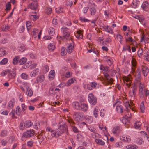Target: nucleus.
Returning <instances> with one entry per match:
<instances>
[{
	"label": "nucleus",
	"instance_id": "48",
	"mask_svg": "<svg viewBox=\"0 0 149 149\" xmlns=\"http://www.w3.org/2000/svg\"><path fill=\"white\" fill-rule=\"evenodd\" d=\"M124 103L125 104V106L127 108V109H128V108L129 107L130 109H132L131 108V106L129 104V103L128 101H124Z\"/></svg>",
	"mask_w": 149,
	"mask_h": 149
},
{
	"label": "nucleus",
	"instance_id": "37",
	"mask_svg": "<svg viewBox=\"0 0 149 149\" xmlns=\"http://www.w3.org/2000/svg\"><path fill=\"white\" fill-rule=\"evenodd\" d=\"M125 111L124 115L125 116L126 118H131L132 116L131 113L128 110H125Z\"/></svg>",
	"mask_w": 149,
	"mask_h": 149
},
{
	"label": "nucleus",
	"instance_id": "36",
	"mask_svg": "<svg viewBox=\"0 0 149 149\" xmlns=\"http://www.w3.org/2000/svg\"><path fill=\"white\" fill-rule=\"evenodd\" d=\"M37 138L38 139V143L40 144L43 141V137L40 135H39L37 136Z\"/></svg>",
	"mask_w": 149,
	"mask_h": 149
},
{
	"label": "nucleus",
	"instance_id": "8",
	"mask_svg": "<svg viewBox=\"0 0 149 149\" xmlns=\"http://www.w3.org/2000/svg\"><path fill=\"white\" fill-rule=\"evenodd\" d=\"M70 40H71L72 42L69 43L67 47V52H68V53L69 54L71 53L74 47V42L73 40L72 39H70Z\"/></svg>",
	"mask_w": 149,
	"mask_h": 149
},
{
	"label": "nucleus",
	"instance_id": "51",
	"mask_svg": "<svg viewBox=\"0 0 149 149\" xmlns=\"http://www.w3.org/2000/svg\"><path fill=\"white\" fill-rule=\"evenodd\" d=\"M127 50L129 52H131L130 47V46L126 45L123 47V51H126Z\"/></svg>",
	"mask_w": 149,
	"mask_h": 149
},
{
	"label": "nucleus",
	"instance_id": "30",
	"mask_svg": "<svg viewBox=\"0 0 149 149\" xmlns=\"http://www.w3.org/2000/svg\"><path fill=\"white\" fill-rule=\"evenodd\" d=\"M140 109L141 112L142 113H144L145 109V107L144 106V101H142L141 102L140 107Z\"/></svg>",
	"mask_w": 149,
	"mask_h": 149
},
{
	"label": "nucleus",
	"instance_id": "42",
	"mask_svg": "<svg viewBox=\"0 0 149 149\" xmlns=\"http://www.w3.org/2000/svg\"><path fill=\"white\" fill-rule=\"evenodd\" d=\"M136 143L139 144H143L144 143L143 139L141 138H139L137 139Z\"/></svg>",
	"mask_w": 149,
	"mask_h": 149
},
{
	"label": "nucleus",
	"instance_id": "16",
	"mask_svg": "<svg viewBox=\"0 0 149 149\" xmlns=\"http://www.w3.org/2000/svg\"><path fill=\"white\" fill-rule=\"evenodd\" d=\"M124 83L125 85H126L128 87H129L131 85L130 79L126 77L124 79Z\"/></svg>",
	"mask_w": 149,
	"mask_h": 149
},
{
	"label": "nucleus",
	"instance_id": "18",
	"mask_svg": "<svg viewBox=\"0 0 149 149\" xmlns=\"http://www.w3.org/2000/svg\"><path fill=\"white\" fill-rule=\"evenodd\" d=\"M132 91H130V93L132 97H134L136 94V91L137 89V87L134 85H133L131 87Z\"/></svg>",
	"mask_w": 149,
	"mask_h": 149
},
{
	"label": "nucleus",
	"instance_id": "25",
	"mask_svg": "<svg viewBox=\"0 0 149 149\" xmlns=\"http://www.w3.org/2000/svg\"><path fill=\"white\" fill-rule=\"evenodd\" d=\"M46 131L49 133H50L52 137H54V130H53L50 127H48L46 128Z\"/></svg>",
	"mask_w": 149,
	"mask_h": 149
},
{
	"label": "nucleus",
	"instance_id": "17",
	"mask_svg": "<svg viewBox=\"0 0 149 149\" xmlns=\"http://www.w3.org/2000/svg\"><path fill=\"white\" fill-rule=\"evenodd\" d=\"M54 137H58L63 134V132L61 131L58 128L54 130Z\"/></svg>",
	"mask_w": 149,
	"mask_h": 149
},
{
	"label": "nucleus",
	"instance_id": "44",
	"mask_svg": "<svg viewBox=\"0 0 149 149\" xmlns=\"http://www.w3.org/2000/svg\"><path fill=\"white\" fill-rule=\"evenodd\" d=\"M39 30L37 29H34L32 32L34 38L37 37V35L38 33Z\"/></svg>",
	"mask_w": 149,
	"mask_h": 149
},
{
	"label": "nucleus",
	"instance_id": "62",
	"mask_svg": "<svg viewBox=\"0 0 149 149\" xmlns=\"http://www.w3.org/2000/svg\"><path fill=\"white\" fill-rule=\"evenodd\" d=\"M104 75L105 78L107 81L109 80L111 78L110 76L107 73L104 72Z\"/></svg>",
	"mask_w": 149,
	"mask_h": 149
},
{
	"label": "nucleus",
	"instance_id": "39",
	"mask_svg": "<svg viewBox=\"0 0 149 149\" xmlns=\"http://www.w3.org/2000/svg\"><path fill=\"white\" fill-rule=\"evenodd\" d=\"M141 125V123L140 121H136L134 124V127L136 129H139Z\"/></svg>",
	"mask_w": 149,
	"mask_h": 149
},
{
	"label": "nucleus",
	"instance_id": "23",
	"mask_svg": "<svg viewBox=\"0 0 149 149\" xmlns=\"http://www.w3.org/2000/svg\"><path fill=\"white\" fill-rule=\"evenodd\" d=\"M33 123L29 120L26 121L24 123V126L26 128H29L33 125Z\"/></svg>",
	"mask_w": 149,
	"mask_h": 149
},
{
	"label": "nucleus",
	"instance_id": "35",
	"mask_svg": "<svg viewBox=\"0 0 149 149\" xmlns=\"http://www.w3.org/2000/svg\"><path fill=\"white\" fill-rule=\"evenodd\" d=\"M27 59L26 58H22L19 60V63L20 65H23L26 63L27 61Z\"/></svg>",
	"mask_w": 149,
	"mask_h": 149
},
{
	"label": "nucleus",
	"instance_id": "20",
	"mask_svg": "<svg viewBox=\"0 0 149 149\" xmlns=\"http://www.w3.org/2000/svg\"><path fill=\"white\" fill-rule=\"evenodd\" d=\"M141 7L144 10L147 11L149 8V4L148 3L147 1H145L143 2L141 6Z\"/></svg>",
	"mask_w": 149,
	"mask_h": 149
},
{
	"label": "nucleus",
	"instance_id": "5",
	"mask_svg": "<svg viewBox=\"0 0 149 149\" xmlns=\"http://www.w3.org/2000/svg\"><path fill=\"white\" fill-rule=\"evenodd\" d=\"M83 117V114L80 112H75L73 115L74 119L77 122L82 120Z\"/></svg>",
	"mask_w": 149,
	"mask_h": 149
},
{
	"label": "nucleus",
	"instance_id": "31",
	"mask_svg": "<svg viewBox=\"0 0 149 149\" xmlns=\"http://www.w3.org/2000/svg\"><path fill=\"white\" fill-rule=\"evenodd\" d=\"M19 57L18 56H15L13 59V63L14 65H16L19 63Z\"/></svg>",
	"mask_w": 149,
	"mask_h": 149
},
{
	"label": "nucleus",
	"instance_id": "14",
	"mask_svg": "<svg viewBox=\"0 0 149 149\" xmlns=\"http://www.w3.org/2000/svg\"><path fill=\"white\" fill-rule=\"evenodd\" d=\"M121 130V127L119 126L115 127L112 130V132L114 134H119Z\"/></svg>",
	"mask_w": 149,
	"mask_h": 149
},
{
	"label": "nucleus",
	"instance_id": "11",
	"mask_svg": "<svg viewBox=\"0 0 149 149\" xmlns=\"http://www.w3.org/2000/svg\"><path fill=\"white\" fill-rule=\"evenodd\" d=\"M97 85V84L95 82L90 83L87 84V88L89 90H92L96 88Z\"/></svg>",
	"mask_w": 149,
	"mask_h": 149
},
{
	"label": "nucleus",
	"instance_id": "56",
	"mask_svg": "<svg viewBox=\"0 0 149 149\" xmlns=\"http://www.w3.org/2000/svg\"><path fill=\"white\" fill-rule=\"evenodd\" d=\"M25 47L23 45H21L19 48V50L21 52H23L25 50Z\"/></svg>",
	"mask_w": 149,
	"mask_h": 149
},
{
	"label": "nucleus",
	"instance_id": "47",
	"mask_svg": "<svg viewBox=\"0 0 149 149\" xmlns=\"http://www.w3.org/2000/svg\"><path fill=\"white\" fill-rule=\"evenodd\" d=\"M8 60L7 58H4L0 62V64L1 65L6 64L8 62Z\"/></svg>",
	"mask_w": 149,
	"mask_h": 149
},
{
	"label": "nucleus",
	"instance_id": "54",
	"mask_svg": "<svg viewBox=\"0 0 149 149\" xmlns=\"http://www.w3.org/2000/svg\"><path fill=\"white\" fill-rule=\"evenodd\" d=\"M52 10L51 8L49 7L45 9L46 13L48 15L51 14Z\"/></svg>",
	"mask_w": 149,
	"mask_h": 149
},
{
	"label": "nucleus",
	"instance_id": "28",
	"mask_svg": "<svg viewBox=\"0 0 149 149\" xmlns=\"http://www.w3.org/2000/svg\"><path fill=\"white\" fill-rule=\"evenodd\" d=\"M26 88H27L26 93L27 96L29 97L31 96L33 94L32 90L29 87H26Z\"/></svg>",
	"mask_w": 149,
	"mask_h": 149
},
{
	"label": "nucleus",
	"instance_id": "63",
	"mask_svg": "<svg viewBox=\"0 0 149 149\" xmlns=\"http://www.w3.org/2000/svg\"><path fill=\"white\" fill-rule=\"evenodd\" d=\"M73 4L72 1H70V0H67L66 1V4L67 6H69L70 7L72 6Z\"/></svg>",
	"mask_w": 149,
	"mask_h": 149
},
{
	"label": "nucleus",
	"instance_id": "57",
	"mask_svg": "<svg viewBox=\"0 0 149 149\" xmlns=\"http://www.w3.org/2000/svg\"><path fill=\"white\" fill-rule=\"evenodd\" d=\"M144 89H139V94L140 97H142L144 94V91H143Z\"/></svg>",
	"mask_w": 149,
	"mask_h": 149
},
{
	"label": "nucleus",
	"instance_id": "40",
	"mask_svg": "<svg viewBox=\"0 0 149 149\" xmlns=\"http://www.w3.org/2000/svg\"><path fill=\"white\" fill-rule=\"evenodd\" d=\"M109 67L107 66H104L102 65H101L100 69L101 70L104 71L106 73L108 72Z\"/></svg>",
	"mask_w": 149,
	"mask_h": 149
},
{
	"label": "nucleus",
	"instance_id": "41",
	"mask_svg": "<svg viewBox=\"0 0 149 149\" xmlns=\"http://www.w3.org/2000/svg\"><path fill=\"white\" fill-rule=\"evenodd\" d=\"M15 113L18 116L20 115L21 113V110L20 106H18L17 107Z\"/></svg>",
	"mask_w": 149,
	"mask_h": 149
},
{
	"label": "nucleus",
	"instance_id": "19",
	"mask_svg": "<svg viewBox=\"0 0 149 149\" xmlns=\"http://www.w3.org/2000/svg\"><path fill=\"white\" fill-rule=\"evenodd\" d=\"M104 30L106 32L112 34L113 33V30L111 29L110 27L108 26H104L103 27Z\"/></svg>",
	"mask_w": 149,
	"mask_h": 149
},
{
	"label": "nucleus",
	"instance_id": "6",
	"mask_svg": "<svg viewBox=\"0 0 149 149\" xmlns=\"http://www.w3.org/2000/svg\"><path fill=\"white\" fill-rule=\"evenodd\" d=\"M121 104H122L120 102H118L114 105L113 106L114 107L115 106H116L117 111L120 113H123V107Z\"/></svg>",
	"mask_w": 149,
	"mask_h": 149
},
{
	"label": "nucleus",
	"instance_id": "34",
	"mask_svg": "<svg viewBox=\"0 0 149 149\" xmlns=\"http://www.w3.org/2000/svg\"><path fill=\"white\" fill-rule=\"evenodd\" d=\"M55 73L54 70H51L50 72V74L49 76V78H51L53 79L55 77Z\"/></svg>",
	"mask_w": 149,
	"mask_h": 149
},
{
	"label": "nucleus",
	"instance_id": "45",
	"mask_svg": "<svg viewBox=\"0 0 149 149\" xmlns=\"http://www.w3.org/2000/svg\"><path fill=\"white\" fill-rule=\"evenodd\" d=\"M116 38L119 40L120 43L121 44L122 41H123V36L120 34H118L116 35Z\"/></svg>",
	"mask_w": 149,
	"mask_h": 149
},
{
	"label": "nucleus",
	"instance_id": "13",
	"mask_svg": "<svg viewBox=\"0 0 149 149\" xmlns=\"http://www.w3.org/2000/svg\"><path fill=\"white\" fill-rule=\"evenodd\" d=\"M135 77V79L139 81L141 79V71L138 69L137 71L133 74Z\"/></svg>",
	"mask_w": 149,
	"mask_h": 149
},
{
	"label": "nucleus",
	"instance_id": "12",
	"mask_svg": "<svg viewBox=\"0 0 149 149\" xmlns=\"http://www.w3.org/2000/svg\"><path fill=\"white\" fill-rule=\"evenodd\" d=\"M88 108V105L85 103H81L80 105V110H81L84 112L87 111Z\"/></svg>",
	"mask_w": 149,
	"mask_h": 149
},
{
	"label": "nucleus",
	"instance_id": "60",
	"mask_svg": "<svg viewBox=\"0 0 149 149\" xmlns=\"http://www.w3.org/2000/svg\"><path fill=\"white\" fill-rule=\"evenodd\" d=\"M86 122L88 123H91L92 122V119L90 117H88L86 118Z\"/></svg>",
	"mask_w": 149,
	"mask_h": 149
},
{
	"label": "nucleus",
	"instance_id": "4",
	"mask_svg": "<svg viewBox=\"0 0 149 149\" xmlns=\"http://www.w3.org/2000/svg\"><path fill=\"white\" fill-rule=\"evenodd\" d=\"M108 139L107 136H105L104 138L102 139H96L95 142L96 143L99 145L104 146L105 145L106 142H107Z\"/></svg>",
	"mask_w": 149,
	"mask_h": 149
},
{
	"label": "nucleus",
	"instance_id": "32",
	"mask_svg": "<svg viewBox=\"0 0 149 149\" xmlns=\"http://www.w3.org/2000/svg\"><path fill=\"white\" fill-rule=\"evenodd\" d=\"M55 31L54 29L52 27H51L49 30V33L50 36H52L55 33Z\"/></svg>",
	"mask_w": 149,
	"mask_h": 149
},
{
	"label": "nucleus",
	"instance_id": "61",
	"mask_svg": "<svg viewBox=\"0 0 149 149\" xmlns=\"http://www.w3.org/2000/svg\"><path fill=\"white\" fill-rule=\"evenodd\" d=\"M11 8V4L10 2L8 3L6 5V10L7 11H9Z\"/></svg>",
	"mask_w": 149,
	"mask_h": 149
},
{
	"label": "nucleus",
	"instance_id": "26",
	"mask_svg": "<svg viewBox=\"0 0 149 149\" xmlns=\"http://www.w3.org/2000/svg\"><path fill=\"white\" fill-rule=\"evenodd\" d=\"M121 139L125 142H129L131 141V139L129 136H122Z\"/></svg>",
	"mask_w": 149,
	"mask_h": 149
},
{
	"label": "nucleus",
	"instance_id": "2",
	"mask_svg": "<svg viewBox=\"0 0 149 149\" xmlns=\"http://www.w3.org/2000/svg\"><path fill=\"white\" fill-rule=\"evenodd\" d=\"M88 98L89 103L91 104L95 105L97 103V99L93 93H91L89 94Z\"/></svg>",
	"mask_w": 149,
	"mask_h": 149
},
{
	"label": "nucleus",
	"instance_id": "10",
	"mask_svg": "<svg viewBox=\"0 0 149 149\" xmlns=\"http://www.w3.org/2000/svg\"><path fill=\"white\" fill-rule=\"evenodd\" d=\"M38 8L37 3L34 2L29 4L28 6V8H29L33 10H36Z\"/></svg>",
	"mask_w": 149,
	"mask_h": 149
},
{
	"label": "nucleus",
	"instance_id": "49",
	"mask_svg": "<svg viewBox=\"0 0 149 149\" xmlns=\"http://www.w3.org/2000/svg\"><path fill=\"white\" fill-rule=\"evenodd\" d=\"M66 48L64 47H63L61 48V54L62 56H64L66 54L67 52H66Z\"/></svg>",
	"mask_w": 149,
	"mask_h": 149
},
{
	"label": "nucleus",
	"instance_id": "52",
	"mask_svg": "<svg viewBox=\"0 0 149 149\" xmlns=\"http://www.w3.org/2000/svg\"><path fill=\"white\" fill-rule=\"evenodd\" d=\"M91 135L92 137L94 138H97L99 137L100 136L99 134L96 132L93 133L91 134Z\"/></svg>",
	"mask_w": 149,
	"mask_h": 149
},
{
	"label": "nucleus",
	"instance_id": "58",
	"mask_svg": "<svg viewBox=\"0 0 149 149\" xmlns=\"http://www.w3.org/2000/svg\"><path fill=\"white\" fill-rule=\"evenodd\" d=\"M88 128L90 131L93 132V133L96 132V129L94 127H88Z\"/></svg>",
	"mask_w": 149,
	"mask_h": 149
},
{
	"label": "nucleus",
	"instance_id": "27",
	"mask_svg": "<svg viewBox=\"0 0 149 149\" xmlns=\"http://www.w3.org/2000/svg\"><path fill=\"white\" fill-rule=\"evenodd\" d=\"M44 79V76L43 75H41L37 78L36 80L38 83L39 82L41 83L42 82Z\"/></svg>",
	"mask_w": 149,
	"mask_h": 149
},
{
	"label": "nucleus",
	"instance_id": "43",
	"mask_svg": "<svg viewBox=\"0 0 149 149\" xmlns=\"http://www.w3.org/2000/svg\"><path fill=\"white\" fill-rule=\"evenodd\" d=\"M10 28V26L8 25H7L5 26H3L2 27V30L3 31H6L7 30H9Z\"/></svg>",
	"mask_w": 149,
	"mask_h": 149
},
{
	"label": "nucleus",
	"instance_id": "33",
	"mask_svg": "<svg viewBox=\"0 0 149 149\" xmlns=\"http://www.w3.org/2000/svg\"><path fill=\"white\" fill-rule=\"evenodd\" d=\"M99 109L98 107H95L93 110V115L95 118L98 117V112L99 111Z\"/></svg>",
	"mask_w": 149,
	"mask_h": 149
},
{
	"label": "nucleus",
	"instance_id": "21",
	"mask_svg": "<svg viewBox=\"0 0 149 149\" xmlns=\"http://www.w3.org/2000/svg\"><path fill=\"white\" fill-rule=\"evenodd\" d=\"M73 106L75 109L80 110L81 104L77 102H75L73 103Z\"/></svg>",
	"mask_w": 149,
	"mask_h": 149
},
{
	"label": "nucleus",
	"instance_id": "1",
	"mask_svg": "<svg viewBox=\"0 0 149 149\" xmlns=\"http://www.w3.org/2000/svg\"><path fill=\"white\" fill-rule=\"evenodd\" d=\"M68 30V28L65 27H63L61 29V31L63 33V40L65 39L70 40V39H72L70 36V33Z\"/></svg>",
	"mask_w": 149,
	"mask_h": 149
},
{
	"label": "nucleus",
	"instance_id": "59",
	"mask_svg": "<svg viewBox=\"0 0 149 149\" xmlns=\"http://www.w3.org/2000/svg\"><path fill=\"white\" fill-rule=\"evenodd\" d=\"M91 14L92 15H94L96 13V9L94 8H91Z\"/></svg>",
	"mask_w": 149,
	"mask_h": 149
},
{
	"label": "nucleus",
	"instance_id": "64",
	"mask_svg": "<svg viewBox=\"0 0 149 149\" xmlns=\"http://www.w3.org/2000/svg\"><path fill=\"white\" fill-rule=\"evenodd\" d=\"M1 136L2 137L5 136L7 134V132L6 131L3 130L2 131L1 133Z\"/></svg>",
	"mask_w": 149,
	"mask_h": 149
},
{
	"label": "nucleus",
	"instance_id": "38",
	"mask_svg": "<svg viewBox=\"0 0 149 149\" xmlns=\"http://www.w3.org/2000/svg\"><path fill=\"white\" fill-rule=\"evenodd\" d=\"M126 148L127 149H136L137 148V146L135 145H129L126 146Z\"/></svg>",
	"mask_w": 149,
	"mask_h": 149
},
{
	"label": "nucleus",
	"instance_id": "46",
	"mask_svg": "<svg viewBox=\"0 0 149 149\" xmlns=\"http://www.w3.org/2000/svg\"><path fill=\"white\" fill-rule=\"evenodd\" d=\"M56 10L57 13H62L64 12L63 8L60 7H58L56 9Z\"/></svg>",
	"mask_w": 149,
	"mask_h": 149
},
{
	"label": "nucleus",
	"instance_id": "50",
	"mask_svg": "<svg viewBox=\"0 0 149 149\" xmlns=\"http://www.w3.org/2000/svg\"><path fill=\"white\" fill-rule=\"evenodd\" d=\"M6 51L0 47V56H2L5 54Z\"/></svg>",
	"mask_w": 149,
	"mask_h": 149
},
{
	"label": "nucleus",
	"instance_id": "29",
	"mask_svg": "<svg viewBox=\"0 0 149 149\" xmlns=\"http://www.w3.org/2000/svg\"><path fill=\"white\" fill-rule=\"evenodd\" d=\"M75 81H76L75 79L73 78H71L67 81L66 83L67 85H66L67 86H70L71 84L74 83Z\"/></svg>",
	"mask_w": 149,
	"mask_h": 149
},
{
	"label": "nucleus",
	"instance_id": "7",
	"mask_svg": "<svg viewBox=\"0 0 149 149\" xmlns=\"http://www.w3.org/2000/svg\"><path fill=\"white\" fill-rule=\"evenodd\" d=\"M6 74H8L9 78L12 79L15 77L16 76V73L15 71L14 70H12L11 71L10 70H7L6 71Z\"/></svg>",
	"mask_w": 149,
	"mask_h": 149
},
{
	"label": "nucleus",
	"instance_id": "55",
	"mask_svg": "<svg viewBox=\"0 0 149 149\" xmlns=\"http://www.w3.org/2000/svg\"><path fill=\"white\" fill-rule=\"evenodd\" d=\"M31 23L29 21H27L26 22V27L28 30L30 29L31 28Z\"/></svg>",
	"mask_w": 149,
	"mask_h": 149
},
{
	"label": "nucleus",
	"instance_id": "3",
	"mask_svg": "<svg viewBox=\"0 0 149 149\" xmlns=\"http://www.w3.org/2000/svg\"><path fill=\"white\" fill-rule=\"evenodd\" d=\"M35 134V131L33 129L28 130L23 133L22 137L29 138L33 136Z\"/></svg>",
	"mask_w": 149,
	"mask_h": 149
},
{
	"label": "nucleus",
	"instance_id": "53",
	"mask_svg": "<svg viewBox=\"0 0 149 149\" xmlns=\"http://www.w3.org/2000/svg\"><path fill=\"white\" fill-rule=\"evenodd\" d=\"M28 76L26 73H22L21 74V77L24 79H27Z\"/></svg>",
	"mask_w": 149,
	"mask_h": 149
},
{
	"label": "nucleus",
	"instance_id": "24",
	"mask_svg": "<svg viewBox=\"0 0 149 149\" xmlns=\"http://www.w3.org/2000/svg\"><path fill=\"white\" fill-rule=\"evenodd\" d=\"M48 48L50 52H52L55 49V46L54 43H50L48 45Z\"/></svg>",
	"mask_w": 149,
	"mask_h": 149
},
{
	"label": "nucleus",
	"instance_id": "9",
	"mask_svg": "<svg viewBox=\"0 0 149 149\" xmlns=\"http://www.w3.org/2000/svg\"><path fill=\"white\" fill-rule=\"evenodd\" d=\"M141 68L143 74L144 76H146L149 71L148 68L146 66L142 65L141 66Z\"/></svg>",
	"mask_w": 149,
	"mask_h": 149
},
{
	"label": "nucleus",
	"instance_id": "15",
	"mask_svg": "<svg viewBox=\"0 0 149 149\" xmlns=\"http://www.w3.org/2000/svg\"><path fill=\"white\" fill-rule=\"evenodd\" d=\"M58 128L63 132V133L64 132H66L68 131V128L67 125L65 124L60 125Z\"/></svg>",
	"mask_w": 149,
	"mask_h": 149
},
{
	"label": "nucleus",
	"instance_id": "22",
	"mask_svg": "<svg viewBox=\"0 0 149 149\" xmlns=\"http://www.w3.org/2000/svg\"><path fill=\"white\" fill-rule=\"evenodd\" d=\"M15 100L14 99H12L8 103V108L12 109L13 108L15 103Z\"/></svg>",
	"mask_w": 149,
	"mask_h": 149
}]
</instances>
